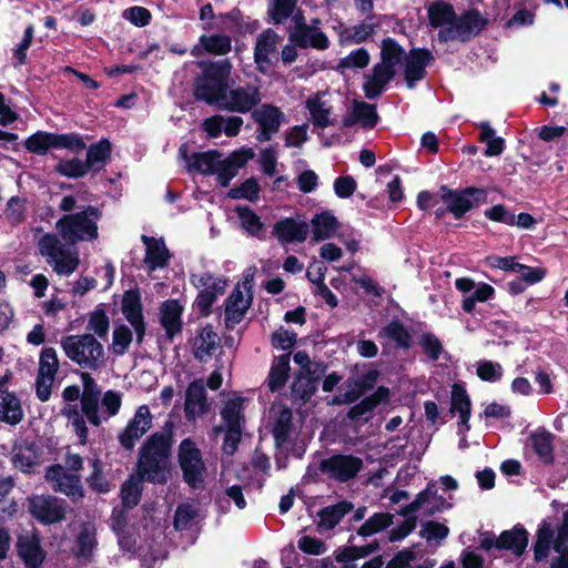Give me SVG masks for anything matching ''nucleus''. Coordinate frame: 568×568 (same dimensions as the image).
<instances>
[{
	"label": "nucleus",
	"instance_id": "obj_1",
	"mask_svg": "<svg viewBox=\"0 0 568 568\" xmlns=\"http://www.w3.org/2000/svg\"><path fill=\"white\" fill-rule=\"evenodd\" d=\"M171 438L165 433H154L140 450L138 463L139 477H130L121 488V498L125 507L132 508L140 501L141 480L163 483L166 480Z\"/></svg>",
	"mask_w": 568,
	"mask_h": 568
},
{
	"label": "nucleus",
	"instance_id": "obj_2",
	"mask_svg": "<svg viewBox=\"0 0 568 568\" xmlns=\"http://www.w3.org/2000/svg\"><path fill=\"white\" fill-rule=\"evenodd\" d=\"M220 415L221 424L215 425V438L219 434H223L221 449L223 454L233 456L242 442L245 426L244 398L234 395L225 400Z\"/></svg>",
	"mask_w": 568,
	"mask_h": 568
},
{
	"label": "nucleus",
	"instance_id": "obj_3",
	"mask_svg": "<svg viewBox=\"0 0 568 568\" xmlns=\"http://www.w3.org/2000/svg\"><path fill=\"white\" fill-rule=\"evenodd\" d=\"M60 344L65 356L84 369L98 371L105 365L103 345L92 334L68 335Z\"/></svg>",
	"mask_w": 568,
	"mask_h": 568
},
{
	"label": "nucleus",
	"instance_id": "obj_4",
	"mask_svg": "<svg viewBox=\"0 0 568 568\" xmlns=\"http://www.w3.org/2000/svg\"><path fill=\"white\" fill-rule=\"evenodd\" d=\"M100 219L101 212L89 205L79 212L62 216L55 227L67 243L93 241L99 235L98 222Z\"/></svg>",
	"mask_w": 568,
	"mask_h": 568
},
{
	"label": "nucleus",
	"instance_id": "obj_5",
	"mask_svg": "<svg viewBox=\"0 0 568 568\" xmlns=\"http://www.w3.org/2000/svg\"><path fill=\"white\" fill-rule=\"evenodd\" d=\"M489 24V19L478 9L470 8L455 16L452 27L443 28L438 31L439 42L450 41L469 42L478 37Z\"/></svg>",
	"mask_w": 568,
	"mask_h": 568
},
{
	"label": "nucleus",
	"instance_id": "obj_6",
	"mask_svg": "<svg viewBox=\"0 0 568 568\" xmlns=\"http://www.w3.org/2000/svg\"><path fill=\"white\" fill-rule=\"evenodd\" d=\"M440 201L446 210L459 220L474 209L487 203L488 194L483 187L466 186L463 189H450L447 185L439 187Z\"/></svg>",
	"mask_w": 568,
	"mask_h": 568
},
{
	"label": "nucleus",
	"instance_id": "obj_7",
	"mask_svg": "<svg viewBox=\"0 0 568 568\" xmlns=\"http://www.w3.org/2000/svg\"><path fill=\"white\" fill-rule=\"evenodd\" d=\"M40 253L59 275H71L79 266L78 252L65 251L54 234H45L39 242Z\"/></svg>",
	"mask_w": 568,
	"mask_h": 568
},
{
	"label": "nucleus",
	"instance_id": "obj_8",
	"mask_svg": "<svg viewBox=\"0 0 568 568\" xmlns=\"http://www.w3.org/2000/svg\"><path fill=\"white\" fill-rule=\"evenodd\" d=\"M179 462L185 481L193 488H200L204 480V464L200 450L191 439H184L179 448Z\"/></svg>",
	"mask_w": 568,
	"mask_h": 568
},
{
	"label": "nucleus",
	"instance_id": "obj_9",
	"mask_svg": "<svg viewBox=\"0 0 568 568\" xmlns=\"http://www.w3.org/2000/svg\"><path fill=\"white\" fill-rule=\"evenodd\" d=\"M17 554L27 568H40L47 551L37 530H23L17 536Z\"/></svg>",
	"mask_w": 568,
	"mask_h": 568
},
{
	"label": "nucleus",
	"instance_id": "obj_10",
	"mask_svg": "<svg viewBox=\"0 0 568 568\" xmlns=\"http://www.w3.org/2000/svg\"><path fill=\"white\" fill-rule=\"evenodd\" d=\"M362 468L363 460L354 455L336 454L320 463V470L339 483L355 478Z\"/></svg>",
	"mask_w": 568,
	"mask_h": 568
},
{
	"label": "nucleus",
	"instance_id": "obj_11",
	"mask_svg": "<svg viewBox=\"0 0 568 568\" xmlns=\"http://www.w3.org/2000/svg\"><path fill=\"white\" fill-rule=\"evenodd\" d=\"M404 80L408 89L427 75L426 68L435 62V57L427 48H412L405 55Z\"/></svg>",
	"mask_w": 568,
	"mask_h": 568
},
{
	"label": "nucleus",
	"instance_id": "obj_12",
	"mask_svg": "<svg viewBox=\"0 0 568 568\" xmlns=\"http://www.w3.org/2000/svg\"><path fill=\"white\" fill-rule=\"evenodd\" d=\"M153 416L148 405H140L124 429L119 434V442L128 450L133 449L136 442L145 435L152 426Z\"/></svg>",
	"mask_w": 568,
	"mask_h": 568
},
{
	"label": "nucleus",
	"instance_id": "obj_13",
	"mask_svg": "<svg viewBox=\"0 0 568 568\" xmlns=\"http://www.w3.org/2000/svg\"><path fill=\"white\" fill-rule=\"evenodd\" d=\"M252 119L258 125L256 139L258 142H266L278 132L285 115L278 106L264 103L260 109L251 113Z\"/></svg>",
	"mask_w": 568,
	"mask_h": 568
},
{
	"label": "nucleus",
	"instance_id": "obj_14",
	"mask_svg": "<svg viewBox=\"0 0 568 568\" xmlns=\"http://www.w3.org/2000/svg\"><path fill=\"white\" fill-rule=\"evenodd\" d=\"M379 377L377 369H368L357 377H349L345 381L344 386L347 389L332 400L334 405L353 404L356 403L368 390L373 389Z\"/></svg>",
	"mask_w": 568,
	"mask_h": 568
},
{
	"label": "nucleus",
	"instance_id": "obj_15",
	"mask_svg": "<svg viewBox=\"0 0 568 568\" xmlns=\"http://www.w3.org/2000/svg\"><path fill=\"white\" fill-rule=\"evenodd\" d=\"M260 92L255 87H235L231 85L226 92V99L219 104L217 109H224L232 112L246 113L260 103Z\"/></svg>",
	"mask_w": 568,
	"mask_h": 568
},
{
	"label": "nucleus",
	"instance_id": "obj_16",
	"mask_svg": "<svg viewBox=\"0 0 568 568\" xmlns=\"http://www.w3.org/2000/svg\"><path fill=\"white\" fill-rule=\"evenodd\" d=\"M31 515L43 524L59 523L64 518L63 503L50 496L38 495L29 498Z\"/></svg>",
	"mask_w": 568,
	"mask_h": 568
},
{
	"label": "nucleus",
	"instance_id": "obj_17",
	"mask_svg": "<svg viewBox=\"0 0 568 568\" xmlns=\"http://www.w3.org/2000/svg\"><path fill=\"white\" fill-rule=\"evenodd\" d=\"M45 478L52 484V487L77 500L83 496L80 477L78 474L70 473L61 465L51 466Z\"/></svg>",
	"mask_w": 568,
	"mask_h": 568
},
{
	"label": "nucleus",
	"instance_id": "obj_18",
	"mask_svg": "<svg viewBox=\"0 0 568 568\" xmlns=\"http://www.w3.org/2000/svg\"><path fill=\"white\" fill-rule=\"evenodd\" d=\"M288 41L300 49L326 50L331 44L328 37L314 24L298 26L296 30H288Z\"/></svg>",
	"mask_w": 568,
	"mask_h": 568
},
{
	"label": "nucleus",
	"instance_id": "obj_19",
	"mask_svg": "<svg viewBox=\"0 0 568 568\" xmlns=\"http://www.w3.org/2000/svg\"><path fill=\"white\" fill-rule=\"evenodd\" d=\"M390 390L386 386H378L377 389L364 397L359 403L353 405L347 412V418L353 422L363 420L367 423L373 410L381 404L389 402Z\"/></svg>",
	"mask_w": 568,
	"mask_h": 568
},
{
	"label": "nucleus",
	"instance_id": "obj_20",
	"mask_svg": "<svg viewBox=\"0 0 568 568\" xmlns=\"http://www.w3.org/2000/svg\"><path fill=\"white\" fill-rule=\"evenodd\" d=\"M122 313L126 321L132 325L136 335V342L140 344L145 334V324L138 292L128 291L124 293L122 300Z\"/></svg>",
	"mask_w": 568,
	"mask_h": 568
},
{
	"label": "nucleus",
	"instance_id": "obj_21",
	"mask_svg": "<svg viewBox=\"0 0 568 568\" xmlns=\"http://www.w3.org/2000/svg\"><path fill=\"white\" fill-rule=\"evenodd\" d=\"M252 303V296L244 300L243 292L237 285L230 296L225 300L224 308V323L227 329H234V327L242 322L244 315Z\"/></svg>",
	"mask_w": 568,
	"mask_h": 568
},
{
	"label": "nucleus",
	"instance_id": "obj_22",
	"mask_svg": "<svg viewBox=\"0 0 568 568\" xmlns=\"http://www.w3.org/2000/svg\"><path fill=\"white\" fill-rule=\"evenodd\" d=\"M529 445L532 452L536 454L538 460L544 466H551L555 463V448L554 440L555 435L544 427H539L535 432L530 433Z\"/></svg>",
	"mask_w": 568,
	"mask_h": 568
},
{
	"label": "nucleus",
	"instance_id": "obj_23",
	"mask_svg": "<svg viewBox=\"0 0 568 568\" xmlns=\"http://www.w3.org/2000/svg\"><path fill=\"white\" fill-rule=\"evenodd\" d=\"M273 234L281 243H303L308 235L306 222H298L293 217H285L277 221L273 226Z\"/></svg>",
	"mask_w": 568,
	"mask_h": 568
},
{
	"label": "nucleus",
	"instance_id": "obj_24",
	"mask_svg": "<svg viewBox=\"0 0 568 568\" xmlns=\"http://www.w3.org/2000/svg\"><path fill=\"white\" fill-rule=\"evenodd\" d=\"M528 542L529 532L523 525L517 524L498 536V550H507L516 557H520L526 551Z\"/></svg>",
	"mask_w": 568,
	"mask_h": 568
},
{
	"label": "nucleus",
	"instance_id": "obj_25",
	"mask_svg": "<svg viewBox=\"0 0 568 568\" xmlns=\"http://www.w3.org/2000/svg\"><path fill=\"white\" fill-rule=\"evenodd\" d=\"M183 310V305L178 300H168L160 307V323L170 339L182 329Z\"/></svg>",
	"mask_w": 568,
	"mask_h": 568
},
{
	"label": "nucleus",
	"instance_id": "obj_26",
	"mask_svg": "<svg viewBox=\"0 0 568 568\" xmlns=\"http://www.w3.org/2000/svg\"><path fill=\"white\" fill-rule=\"evenodd\" d=\"M142 242L145 245L144 263L150 271L163 268L168 265L170 252L163 240H158L146 235H142Z\"/></svg>",
	"mask_w": 568,
	"mask_h": 568
},
{
	"label": "nucleus",
	"instance_id": "obj_27",
	"mask_svg": "<svg viewBox=\"0 0 568 568\" xmlns=\"http://www.w3.org/2000/svg\"><path fill=\"white\" fill-rule=\"evenodd\" d=\"M181 158L186 164L187 172L192 175H210L213 173V152H194L187 154V146L182 145L179 151Z\"/></svg>",
	"mask_w": 568,
	"mask_h": 568
},
{
	"label": "nucleus",
	"instance_id": "obj_28",
	"mask_svg": "<svg viewBox=\"0 0 568 568\" xmlns=\"http://www.w3.org/2000/svg\"><path fill=\"white\" fill-rule=\"evenodd\" d=\"M232 63L230 59L216 60L214 64V101L215 104L226 99V92L235 80L231 78Z\"/></svg>",
	"mask_w": 568,
	"mask_h": 568
},
{
	"label": "nucleus",
	"instance_id": "obj_29",
	"mask_svg": "<svg viewBox=\"0 0 568 568\" xmlns=\"http://www.w3.org/2000/svg\"><path fill=\"white\" fill-rule=\"evenodd\" d=\"M278 41L280 36L271 28L258 34L254 47V61L260 71H263V64H271L268 55L276 50Z\"/></svg>",
	"mask_w": 568,
	"mask_h": 568
},
{
	"label": "nucleus",
	"instance_id": "obj_30",
	"mask_svg": "<svg viewBox=\"0 0 568 568\" xmlns=\"http://www.w3.org/2000/svg\"><path fill=\"white\" fill-rule=\"evenodd\" d=\"M290 362V352L273 359L267 376V387L272 393L280 392L286 385L291 371Z\"/></svg>",
	"mask_w": 568,
	"mask_h": 568
},
{
	"label": "nucleus",
	"instance_id": "obj_31",
	"mask_svg": "<svg viewBox=\"0 0 568 568\" xmlns=\"http://www.w3.org/2000/svg\"><path fill=\"white\" fill-rule=\"evenodd\" d=\"M313 241L322 242L334 236L341 223L332 211H322L311 220Z\"/></svg>",
	"mask_w": 568,
	"mask_h": 568
},
{
	"label": "nucleus",
	"instance_id": "obj_32",
	"mask_svg": "<svg viewBox=\"0 0 568 568\" xmlns=\"http://www.w3.org/2000/svg\"><path fill=\"white\" fill-rule=\"evenodd\" d=\"M290 388L292 402L304 405L316 393L318 385L316 378L310 377V373H296Z\"/></svg>",
	"mask_w": 568,
	"mask_h": 568
},
{
	"label": "nucleus",
	"instance_id": "obj_33",
	"mask_svg": "<svg viewBox=\"0 0 568 568\" xmlns=\"http://www.w3.org/2000/svg\"><path fill=\"white\" fill-rule=\"evenodd\" d=\"M207 407L206 392L201 381L192 382L186 390L185 414L189 418H195L203 414Z\"/></svg>",
	"mask_w": 568,
	"mask_h": 568
},
{
	"label": "nucleus",
	"instance_id": "obj_34",
	"mask_svg": "<svg viewBox=\"0 0 568 568\" xmlns=\"http://www.w3.org/2000/svg\"><path fill=\"white\" fill-rule=\"evenodd\" d=\"M95 534L97 530L92 524L85 523L81 526L72 549L78 558L89 560L92 557L97 547Z\"/></svg>",
	"mask_w": 568,
	"mask_h": 568
},
{
	"label": "nucleus",
	"instance_id": "obj_35",
	"mask_svg": "<svg viewBox=\"0 0 568 568\" xmlns=\"http://www.w3.org/2000/svg\"><path fill=\"white\" fill-rule=\"evenodd\" d=\"M22 417L23 410L19 398L13 393L0 389V420L16 425Z\"/></svg>",
	"mask_w": 568,
	"mask_h": 568
},
{
	"label": "nucleus",
	"instance_id": "obj_36",
	"mask_svg": "<svg viewBox=\"0 0 568 568\" xmlns=\"http://www.w3.org/2000/svg\"><path fill=\"white\" fill-rule=\"evenodd\" d=\"M353 508L354 505L348 500H342L337 504L323 507L317 513L320 518L318 525L327 529H333L341 523L345 515L353 510Z\"/></svg>",
	"mask_w": 568,
	"mask_h": 568
},
{
	"label": "nucleus",
	"instance_id": "obj_37",
	"mask_svg": "<svg viewBox=\"0 0 568 568\" xmlns=\"http://www.w3.org/2000/svg\"><path fill=\"white\" fill-rule=\"evenodd\" d=\"M429 24L433 28L452 27L455 20L456 11L449 2H433L427 9Z\"/></svg>",
	"mask_w": 568,
	"mask_h": 568
},
{
	"label": "nucleus",
	"instance_id": "obj_38",
	"mask_svg": "<svg viewBox=\"0 0 568 568\" xmlns=\"http://www.w3.org/2000/svg\"><path fill=\"white\" fill-rule=\"evenodd\" d=\"M293 429V413L288 407H283L272 426V435L276 447H282L290 439Z\"/></svg>",
	"mask_w": 568,
	"mask_h": 568
},
{
	"label": "nucleus",
	"instance_id": "obj_39",
	"mask_svg": "<svg viewBox=\"0 0 568 568\" xmlns=\"http://www.w3.org/2000/svg\"><path fill=\"white\" fill-rule=\"evenodd\" d=\"M305 108L310 112L314 126L325 129L333 124V120L329 119L332 109L325 108V102L322 101L320 92L306 100Z\"/></svg>",
	"mask_w": 568,
	"mask_h": 568
},
{
	"label": "nucleus",
	"instance_id": "obj_40",
	"mask_svg": "<svg viewBox=\"0 0 568 568\" xmlns=\"http://www.w3.org/2000/svg\"><path fill=\"white\" fill-rule=\"evenodd\" d=\"M554 529L549 523L542 521L537 529L536 540L534 544V559L536 561L545 560L554 544Z\"/></svg>",
	"mask_w": 568,
	"mask_h": 568
},
{
	"label": "nucleus",
	"instance_id": "obj_41",
	"mask_svg": "<svg viewBox=\"0 0 568 568\" xmlns=\"http://www.w3.org/2000/svg\"><path fill=\"white\" fill-rule=\"evenodd\" d=\"M126 519L128 515L124 510L114 509L111 518V526L118 535L120 547L125 551H131L134 548L135 540L131 539Z\"/></svg>",
	"mask_w": 568,
	"mask_h": 568
},
{
	"label": "nucleus",
	"instance_id": "obj_42",
	"mask_svg": "<svg viewBox=\"0 0 568 568\" xmlns=\"http://www.w3.org/2000/svg\"><path fill=\"white\" fill-rule=\"evenodd\" d=\"M406 55L404 48L390 37L384 38L381 45V62L394 69L400 64Z\"/></svg>",
	"mask_w": 568,
	"mask_h": 568
},
{
	"label": "nucleus",
	"instance_id": "obj_43",
	"mask_svg": "<svg viewBox=\"0 0 568 568\" xmlns=\"http://www.w3.org/2000/svg\"><path fill=\"white\" fill-rule=\"evenodd\" d=\"M201 518L197 507L192 504H182L176 508L174 527L176 530L192 529L200 523Z\"/></svg>",
	"mask_w": 568,
	"mask_h": 568
},
{
	"label": "nucleus",
	"instance_id": "obj_44",
	"mask_svg": "<svg viewBox=\"0 0 568 568\" xmlns=\"http://www.w3.org/2000/svg\"><path fill=\"white\" fill-rule=\"evenodd\" d=\"M381 333L393 341L399 348L408 349L412 347V335L407 327L398 320L390 321L383 327Z\"/></svg>",
	"mask_w": 568,
	"mask_h": 568
},
{
	"label": "nucleus",
	"instance_id": "obj_45",
	"mask_svg": "<svg viewBox=\"0 0 568 568\" xmlns=\"http://www.w3.org/2000/svg\"><path fill=\"white\" fill-rule=\"evenodd\" d=\"M495 296V288L487 283H479L476 285L469 295L464 296L462 301V308L467 314H473L476 303L487 302Z\"/></svg>",
	"mask_w": 568,
	"mask_h": 568
},
{
	"label": "nucleus",
	"instance_id": "obj_46",
	"mask_svg": "<svg viewBox=\"0 0 568 568\" xmlns=\"http://www.w3.org/2000/svg\"><path fill=\"white\" fill-rule=\"evenodd\" d=\"M211 280L210 276L194 275L192 281L194 285L200 288V293L196 297L195 305L199 312L207 316L211 314V306L213 304V292L207 282Z\"/></svg>",
	"mask_w": 568,
	"mask_h": 568
},
{
	"label": "nucleus",
	"instance_id": "obj_47",
	"mask_svg": "<svg viewBox=\"0 0 568 568\" xmlns=\"http://www.w3.org/2000/svg\"><path fill=\"white\" fill-rule=\"evenodd\" d=\"M376 24L362 22L357 26L345 28L339 33V41L343 44L365 42L375 33Z\"/></svg>",
	"mask_w": 568,
	"mask_h": 568
},
{
	"label": "nucleus",
	"instance_id": "obj_48",
	"mask_svg": "<svg viewBox=\"0 0 568 568\" xmlns=\"http://www.w3.org/2000/svg\"><path fill=\"white\" fill-rule=\"evenodd\" d=\"M450 414H458L459 417H465L467 415H471V400L467 394L466 388L455 383L452 387V400H450Z\"/></svg>",
	"mask_w": 568,
	"mask_h": 568
},
{
	"label": "nucleus",
	"instance_id": "obj_49",
	"mask_svg": "<svg viewBox=\"0 0 568 568\" xmlns=\"http://www.w3.org/2000/svg\"><path fill=\"white\" fill-rule=\"evenodd\" d=\"M393 515L389 513H375L357 530L362 537H369L383 531L393 525Z\"/></svg>",
	"mask_w": 568,
	"mask_h": 568
},
{
	"label": "nucleus",
	"instance_id": "obj_50",
	"mask_svg": "<svg viewBox=\"0 0 568 568\" xmlns=\"http://www.w3.org/2000/svg\"><path fill=\"white\" fill-rule=\"evenodd\" d=\"M353 111L363 129L372 130L379 121V115L375 104L355 100L353 103Z\"/></svg>",
	"mask_w": 568,
	"mask_h": 568
},
{
	"label": "nucleus",
	"instance_id": "obj_51",
	"mask_svg": "<svg viewBox=\"0 0 568 568\" xmlns=\"http://www.w3.org/2000/svg\"><path fill=\"white\" fill-rule=\"evenodd\" d=\"M261 186L256 178L252 176L242 182L239 186L229 190L227 197L232 200H247L256 202L260 199Z\"/></svg>",
	"mask_w": 568,
	"mask_h": 568
},
{
	"label": "nucleus",
	"instance_id": "obj_52",
	"mask_svg": "<svg viewBox=\"0 0 568 568\" xmlns=\"http://www.w3.org/2000/svg\"><path fill=\"white\" fill-rule=\"evenodd\" d=\"M242 227L251 235L258 236L264 230L261 217L247 205H237L234 210Z\"/></svg>",
	"mask_w": 568,
	"mask_h": 568
},
{
	"label": "nucleus",
	"instance_id": "obj_53",
	"mask_svg": "<svg viewBox=\"0 0 568 568\" xmlns=\"http://www.w3.org/2000/svg\"><path fill=\"white\" fill-rule=\"evenodd\" d=\"M213 349V328L205 326L202 332L194 338L193 352L194 356L201 362L211 359Z\"/></svg>",
	"mask_w": 568,
	"mask_h": 568
},
{
	"label": "nucleus",
	"instance_id": "obj_54",
	"mask_svg": "<svg viewBox=\"0 0 568 568\" xmlns=\"http://www.w3.org/2000/svg\"><path fill=\"white\" fill-rule=\"evenodd\" d=\"M298 0H273L267 14L274 24H281L294 13Z\"/></svg>",
	"mask_w": 568,
	"mask_h": 568
},
{
	"label": "nucleus",
	"instance_id": "obj_55",
	"mask_svg": "<svg viewBox=\"0 0 568 568\" xmlns=\"http://www.w3.org/2000/svg\"><path fill=\"white\" fill-rule=\"evenodd\" d=\"M243 125V119L237 115L223 116L215 114V139L222 133L227 136H236Z\"/></svg>",
	"mask_w": 568,
	"mask_h": 568
},
{
	"label": "nucleus",
	"instance_id": "obj_56",
	"mask_svg": "<svg viewBox=\"0 0 568 568\" xmlns=\"http://www.w3.org/2000/svg\"><path fill=\"white\" fill-rule=\"evenodd\" d=\"M436 495V483L429 481L425 489L420 490L416 496L415 499L409 503L408 505L404 506L399 514L404 517H407L410 514L417 513L419 509H422L427 503L430 500V496Z\"/></svg>",
	"mask_w": 568,
	"mask_h": 568
},
{
	"label": "nucleus",
	"instance_id": "obj_57",
	"mask_svg": "<svg viewBox=\"0 0 568 568\" xmlns=\"http://www.w3.org/2000/svg\"><path fill=\"white\" fill-rule=\"evenodd\" d=\"M59 369V359L54 348L42 349L39 359L38 376L54 377Z\"/></svg>",
	"mask_w": 568,
	"mask_h": 568
},
{
	"label": "nucleus",
	"instance_id": "obj_58",
	"mask_svg": "<svg viewBox=\"0 0 568 568\" xmlns=\"http://www.w3.org/2000/svg\"><path fill=\"white\" fill-rule=\"evenodd\" d=\"M63 414L67 416L68 422L72 426V429L77 434L80 443L84 445L88 438V428L80 412L75 406L67 405L63 409Z\"/></svg>",
	"mask_w": 568,
	"mask_h": 568
},
{
	"label": "nucleus",
	"instance_id": "obj_59",
	"mask_svg": "<svg viewBox=\"0 0 568 568\" xmlns=\"http://www.w3.org/2000/svg\"><path fill=\"white\" fill-rule=\"evenodd\" d=\"M99 400L100 395L94 394H82L81 395V408L82 413L87 416L88 420L99 426L103 418L102 415L99 413Z\"/></svg>",
	"mask_w": 568,
	"mask_h": 568
},
{
	"label": "nucleus",
	"instance_id": "obj_60",
	"mask_svg": "<svg viewBox=\"0 0 568 568\" xmlns=\"http://www.w3.org/2000/svg\"><path fill=\"white\" fill-rule=\"evenodd\" d=\"M449 535V528L442 523L435 520H428L422 524L419 536L427 541L436 540L440 542L446 539Z\"/></svg>",
	"mask_w": 568,
	"mask_h": 568
},
{
	"label": "nucleus",
	"instance_id": "obj_61",
	"mask_svg": "<svg viewBox=\"0 0 568 568\" xmlns=\"http://www.w3.org/2000/svg\"><path fill=\"white\" fill-rule=\"evenodd\" d=\"M52 148L68 149L73 152H80L85 149L82 138L75 133L55 134L52 133Z\"/></svg>",
	"mask_w": 568,
	"mask_h": 568
},
{
	"label": "nucleus",
	"instance_id": "obj_62",
	"mask_svg": "<svg viewBox=\"0 0 568 568\" xmlns=\"http://www.w3.org/2000/svg\"><path fill=\"white\" fill-rule=\"evenodd\" d=\"M419 346L430 361L439 359L444 346L434 333H423L419 338Z\"/></svg>",
	"mask_w": 568,
	"mask_h": 568
},
{
	"label": "nucleus",
	"instance_id": "obj_63",
	"mask_svg": "<svg viewBox=\"0 0 568 568\" xmlns=\"http://www.w3.org/2000/svg\"><path fill=\"white\" fill-rule=\"evenodd\" d=\"M111 152L110 143L106 140H102L95 144H92L87 152L88 168H95L101 165L109 158Z\"/></svg>",
	"mask_w": 568,
	"mask_h": 568
},
{
	"label": "nucleus",
	"instance_id": "obj_64",
	"mask_svg": "<svg viewBox=\"0 0 568 568\" xmlns=\"http://www.w3.org/2000/svg\"><path fill=\"white\" fill-rule=\"evenodd\" d=\"M132 339L133 334L128 326L120 325L115 327L111 345L113 353L116 355H123L128 351Z\"/></svg>",
	"mask_w": 568,
	"mask_h": 568
}]
</instances>
